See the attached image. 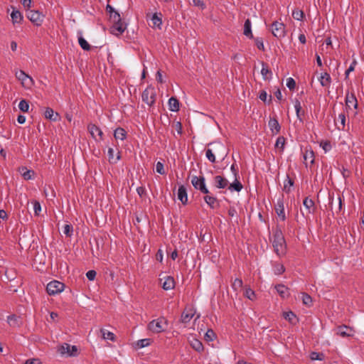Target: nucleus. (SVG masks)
<instances>
[{
	"label": "nucleus",
	"mask_w": 364,
	"mask_h": 364,
	"mask_svg": "<svg viewBox=\"0 0 364 364\" xmlns=\"http://www.w3.org/2000/svg\"><path fill=\"white\" fill-rule=\"evenodd\" d=\"M106 11L109 14V20L113 23L112 32L116 35L122 34L127 28V24L122 22L119 13L109 4L106 6Z\"/></svg>",
	"instance_id": "obj_1"
},
{
	"label": "nucleus",
	"mask_w": 364,
	"mask_h": 364,
	"mask_svg": "<svg viewBox=\"0 0 364 364\" xmlns=\"http://www.w3.org/2000/svg\"><path fill=\"white\" fill-rule=\"evenodd\" d=\"M272 245L274 252L279 256L282 257L286 255L287 245L282 231L277 228L273 232Z\"/></svg>",
	"instance_id": "obj_2"
},
{
	"label": "nucleus",
	"mask_w": 364,
	"mask_h": 364,
	"mask_svg": "<svg viewBox=\"0 0 364 364\" xmlns=\"http://www.w3.org/2000/svg\"><path fill=\"white\" fill-rule=\"evenodd\" d=\"M168 321L164 316L151 321L147 325V329L154 333H159L166 331Z\"/></svg>",
	"instance_id": "obj_3"
},
{
	"label": "nucleus",
	"mask_w": 364,
	"mask_h": 364,
	"mask_svg": "<svg viewBox=\"0 0 364 364\" xmlns=\"http://www.w3.org/2000/svg\"><path fill=\"white\" fill-rule=\"evenodd\" d=\"M156 94L153 87H147L142 92L141 99L149 106H152L156 101Z\"/></svg>",
	"instance_id": "obj_4"
},
{
	"label": "nucleus",
	"mask_w": 364,
	"mask_h": 364,
	"mask_svg": "<svg viewBox=\"0 0 364 364\" xmlns=\"http://www.w3.org/2000/svg\"><path fill=\"white\" fill-rule=\"evenodd\" d=\"M191 183L195 189L200 191L203 194H209L210 192L206 187L205 178L203 176H192Z\"/></svg>",
	"instance_id": "obj_5"
},
{
	"label": "nucleus",
	"mask_w": 364,
	"mask_h": 364,
	"mask_svg": "<svg viewBox=\"0 0 364 364\" xmlns=\"http://www.w3.org/2000/svg\"><path fill=\"white\" fill-rule=\"evenodd\" d=\"M65 284L59 281L53 280L50 282L46 287L47 293L49 295H55L64 290Z\"/></svg>",
	"instance_id": "obj_6"
},
{
	"label": "nucleus",
	"mask_w": 364,
	"mask_h": 364,
	"mask_svg": "<svg viewBox=\"0 0 364 364\" xmlns=\"http://www.w3.org/2000/svg\"><path fill=\"white\" fill-rule=\"evenodd\" d=\"M27 18L36 26H40L43 22L45 16L38 10H28Z\"/></svg>",
	"instance_id": "obj_7"
},
{
	"label": "nucleus",
	"mask_w": 364,
	"mask_h": 364,
	"mask_svg": "<svg viewBox=\"0 0 364 364\" xmlns=\"http://www.w3.org/2000/svg\"><path fill=\"white\" fill-rule=\"evenodd\" d=\"M272 33L278 39L284 38L286 35L285 26L283 23L274 21L271 26Z\"/></svg>",
	"instance_id": "obj_8"
},
{
	"label": "nucleus",
	"mask_w": 364,
	"mask_h": 364,
	"mask_svg": "<svg viewBox=\"0 0 364 364\" xmlns=\"http://www.w3.org/2000/svg\"><path fill=\"white\" fill-rule=\"evenodd\" d=\"M16 78L21 82L22 85L26 88H31L34 85V80L23 70L16 73Z\"/></svg>",
	"instance_id": "obj_9"
},
{
	"label": "nucleus",
	"mask_w": 364,
	"mask_h": 364,
	"mask_svg": "<svg viewBox=\"0 0 364 364\" xmlns=\"http://www.w3.org/2000/svg\"><path fill=\"white\" fill-rule=\"evenodd\" d=\"M88 132L95 141L103 139V132L101 129L94 124H89L87 126Z\"/></svg>",
	"instance_id": "obj_10"
},
{
	"label": "nucleus",
	"mask_w": 364,
	"mask_h": 364,
	"mask_svg": "<svg viewBox=\"0 0 364 364\" xmlns=\"http://www.w3.org/2000/svg\"><path fill=\"white\" fill-rule=\"evenodd\" d=\"M208 145L213 146V152L219 156H222L223 159L228 155V151L225 145L220 142L216 141L209 144Z\"/></svg>",
	"instance_id": "obj_11"
},
{
	"label": "nucleus",
	"mask_w": 364,
	"mask_h": 364,
	"mask_svg": "<svg viewBox=\"0 0 364 364\" xmlns=\"http://www.w3.org/2000/svg\"><path fill=\"white\" fill-rule=\"evenodd\" d=\"M274 209L280 219L282 221H284L286 220V215L284 212L283 196L277 199V203L274 205Z\"/></svg>",
	"instance_id": "obj_12"
},
{
	"label": "nucleus",
	"mask_w": 364,
	"mask_h": 364,
	"mask_svg": "<svg viewBox=\"0 0 364 364\" xmlns=\"http://www.w3.org/2000/svg\"><path fill=\"white\" fill-rule=\"evenodd\" d=\"M346 106L347 109H350L353 106L354 109L358 108V101L354 93H347L346 96Z\"/></svg>",
	"instance_id": "obj_13"
},
{
	"label": "nucleus",
	"mask_w": 364,
	"mask_h": 364,
	"mask_svg": "<svg viewBox=\"0 0 364 364\" xmlns=\"http://www.w3.org/2000/svg\"><path fill=\"white\" fill-rule=\"evenodd\" d=\"M178 199L182 203L183 205H186L188 203V195L186 187L181 185L178 187L177 193Z\"/></svg>",
	"instance_id": "obj_14"
},
{
	"label": "nucleus",
	"mask_w": 364,
	"mask_h": 364,
	"mask_svg": "<svg viewBox=\"0 0 364 364\" xmlns=\"http://www.w3.org/2000/svg\"><path fill=\"white\" fill-rule=\"evenodd\" d=\"M268 126L269 129L271 130L273 135L277 134L279 133L281 129V126L278 122V120L275 118H270Z\"/></svg>",
	"instance_id": "obj_15"
},
{
	"label": "nucleus",
	"mask_w": 364,
	"mask_h": 364,
	"mask_svg": "<svg viewBox=\"0 0 364 364\" xmlns=\"http://www.w3.org/2000/svg\"><path fill=\"white\" fill-rule=\"evenodd\" d=\"M228 181L221 176L214 177V184L218 188H225L228 186Z\"/></svg>",
	"instance_id": "obj_16"
},
{
	"label": "nucleus",
	"mask_w": 364,
	"mask_h": 364,
	"mask_svg": "<svg viewBox=\"0 0 364 364\" xmlns=\"http://www.w3.org/2000/svg\"><path fill=\"white\" fill-rule=\"evenodd\" d=\"M303 205L307 210V213H314L316 208L314 201L312 199L306 197L303 201Z\"/></svg>",
	"instance_id": "obj_17"
},
{
	"label": "nucleus",
	"mask_w": 364,
	"mask_h": 364,
	"mask_svg": "<svg viewBox=\"0 0 364 364\" xmlns=\"http://www.w3.org/2000/svg\"><path fill=\"white\" fill-rule=\"evenodd\" d=\"M44 117L50 120V121H53V122H55L57 121L60 116L58 114V112H54L53 109L50 107H47L44 112Z\"/></svg>",
	"instance_id": "obj_18"
},
{
	"label": "nucleus",
	"mask_w": 364,
	"mask_h": 364,
	"mask_svg": "<svg viewBox=\"0 0 364 364\" xmlns=\"http://www.w3.org/2000/svg\"><path fill=\"white\" fill-rule=\"evenodd\" d=\"M203 198L205 203L210 208L213 209L219 206L218 200L215 196L205 194V196H204Z\"/></svg>",
	"instance_id": "obj_19"
},
{
	"label": "nucleus",
	"mask_w": 364,
	"mask_h": 364,
	"mask_svg": "<svg viewBox=\"0 0 364 364\" xmlns=\"http://www.w3.org/2000/svg\"><path fill=\"white\" fill-rule=\"evenodd\" d=\"M294 108L296 114V117L300 122H303V117L304 115V111L302 110L301 102L299 100H294Z\"/></svg>",
	"instance_id": "obj_20"
},
{
	"label": "nucleus",
	"mask_w": 364,
	"mask_h": 364,
	"mask_svg": "<svg viewBox=\"0 0 364 364\" xmlns=\"http://www.w3.org/2000/svg\"><path fill=\"white\" fill-rule=\"evenodd\" d=\"M262 70L261 74L264 80H270L272 78V72L270 69H269L267 63L262 62Z\"/></svg>",
	"instance_id": "obj_21"
},
{
	"label": "nucleus",
	"mask_w": 364,
	"mask_h": 364,
	"mask_svg": "<svg viewBox=\"0 0 364 364\" xmlns=\"http://www.w3.org/2000/svg\"><path fill=\"white\" fill-rule=\"evenodd\" d=\"M175 287V282L172 277L167 276L165 277L164 282L162 283V288L164 290L173 289Z\"/></svg>",
	"instance_id": "obj_22"
},
{
	"label": "nucleus",
	"mask_w": 364,
	"mask_h": 364,
	"mask_svg": "<svg viewBox=\"0 0 364 364\" xmlns=\"http://www.w3.org/2000/svg\"><path fill=\"white\" fill-rule=\"evenodd\" d=\"M352 329L346 326H341L338 328L337 334L341 337H349L352 336Z\"/></svg>",
	"instance_id": "obj_23"
},
{
	"label": "nucleus",
	"mask_w": 364,
	"mask_h": 364,
	"mask_svg": "<svg viewBox=\"0 0 364 364\" xmlns=\"http://www.w3.org/2000/svg\"><path fill=\"white\" fill-rule=\"evenodd\" d=\"M7 322L11 327H18L21 324L20 317L15 314L10 315L7 317Z\"/></svg>",
	"instance_id": "obj_24"
},
{
	"label": "nucleus",
	"mask_w": 364,
	"mask_h": 364,
	"mask_svg": "<svg viewBox=\"0 0 364 364\" xmlns=\"http://www.w3.org/2000/svg\"><path fill=\"white\" fill-rule=\"evenodd\" d=\"M18 171L23 178L25 180H30L32 178V176L34 174V171L32 170H28L26 166H21L18 168Z\"/></svg>",
	"instance_id": "obj_25"
},
{
	"label": "nucleus",
	"mask_w": 364,
	"mask_h": 364,
	"mask_svg": "<svg viewBox=\"0 0 364 364\" xmlns=\"http://www.w3.org/2000/svg\"><path fill=\"white\" fill-rule=\"evenodd\" d=\"M190 344L191 347L197 352L200 353L204 349L202 342L197 338H193L192 340H191Z\"/></svg>",
	"instance_id": "obj_26"
},
{
	"label": "nucleus",
	"mask_w": 364,
	"mask_h": 364,
	"mask_svg": "<svg viewBox=\"0 0 364 364\" xmlns=\"http://www.w3.org/2000/svg\"><path fill=\"white\" fill-rule=\"evenodd\" d=\"M275 289L277 290V293L282 297L286 298L289 296V294L288 292L289 289L284 286V284H277L275 286Z\"/></svg>",
	"instance_id": "obj_27"
},
{
	"label": "nucleus",
	"mask_w": 364,
	"mask_h": 364,
	"mask_svg": "<svg viewBox=\"0 0 364 364\" xmlns=\"http://www.w3.org/2000/svg\"><path fill=\"white\" fill-rule=\"evenodd\" d=\"M272 264L274 274L281 275L285 272V267L282 263L272 262Z\"/></svg>",
	"instance_id": "obj_28"
},
{
	"label": "nucleus",
	"mask_w": 364,
	"mask_h": 364,
	"mask_svg": "<svg viewBox=\"0 0 364 364\" xmlns=\"http://www.w3.org/2000/svg\"><path fill=\"white\" fill-rule=\"evenodd\" d=\"M169 109L172 112H178L179 110V101L175 97H171L168 100Z\"/></svg>",
	"instance_id": "obj_29"
},
{
	"label": "nucleus",
	"mask_w": 364,
	"mask_h": 364,
	"mask_svg": "<svg viewBox=\"0 0 364 364\" xmlns=\"http://www.w3.org/2000/svg\"><path fill=\"white\" fill-rule=\"evenodd\" d=\"M12 8H13V11L11 14V17L13 23H21V21L23 20V16H22L21 13L18 10H15V9L14 7H12Z\"/></svg>",
	"instance_id": "obj_30"
},
{
	"label": "nucleus",
	"mask_w": 364,
	"mask_h": 364,
	"mask_svg": "<svg viewBox=\"0 0 364 364\" xmlns=\"http://www.w3.org/2000/svg\"><path fill=\"white\" fill-rule=\"evenodd\" d=\"M242 188L243 186L242 183L239 181L238 178H235V181L228 186V189L230 191H235L237 192H240L242 189Z\"/></svg>",
	"instance_id": "obj_31"
},
{
	"label": "nucleus",
	"mask_w": 364,
	"mask_h": 364,
	"mask_svg": "<svg viewBox=\"0 0 364 364\" xmlns=\"http://www.w3.org/2000/svg\"><path fill=\"white\" fill-rule=\"evenodd\" d=\"M161 16L162 14L161 13L154 14L151 18L153 26L161 28V26L162 24Z\"/></svg>",
	"instance_id": "obj_32"
},
{
	"label": "nucleus",
	"mask_w": 364,
	"mask_h": 364,
	"mask_svg": "<svg viewBox=\"0 0 364 364\" xmlns=\"http://www.w3.org/2000/svg\"><path fill=\"white\" fill-rule=\"evenodd\" d=\"M294 186V181L291 179L289 175L287 176V178L284 182V188L283 191L287 193H290L291 191V187Z\"/></svg>",
	"instance_id": "obj_33"
},
{
	"label": "nucleus",
	"mask_w": 364,
	"mask_h": 364,
	"mask_svg": "<svg viewBox=\"0 0 364 364\" xmlns=\"http://www.w3.org/2000/svg\"><path fill=\"white\" fill-rule=\"evenodd\" d=\"M244 35L250 38H253V35L251 29V22L250 19H247L244 24Z\"/></svg>",
	"instance_id": "obj_34"
},
{
	"label": "nucleus",
	"mask_w": 364,
	"mask_h": 364,
	"mask_svg": "<svg viewBox=\"0 0 364 364\" xmlns=\"http://www.w3.org/2000/svg\"><path fill=\"white\" fill-rule=\"evenodd\" d=\"M127 132L121 127H118L114 130V136L116 139L124 140L126 138Z\"/></svg>",
	"instance_id": "obj_35"
},
{
	"label": "nucleus",
	"mask_w": 364,
	"mask_h": 364,
	"mask_svg": "<svg viewBox=\"0 0 364 364\" xmlns=\"http://www.w3.org/2000/svg\"><path fill=\"white\" fill-rule=\"evenodd\" d=\"M304 163L307 166V161H309L310 164H314V153L312 150H306L304 154Z\"/></svg>",
	"instance_id": "obj_36"
},
{
	"label": "nucleus",
	"mask_w": 364,
	"mask_h": 364,
	"mask_svg": "<svg viewBox=\"0 0 364 364\" xmlns=\"http://www.w3.org/2000/svg\"><path fill=\"white\" fill-rule=\"evenodd\" d=\"M71 345L64 343L58 348V352L60 353L61 355H68L69 351H70Z\"/></svg>",
	"instance_id": "obj_37"
},
{
	"label": "nucleus",
	"mask_w": 364,
	"mask_h": 364,
	"mask_svg": "<svg viewBox=\"0 0 364 364\" xmlns=\"http://www.w3.org/2000/svg\"><path fill=\"white\" fill-rule=\"evenodd\" d=\"M320 83L323 87H326L329 85L331 82V76L328 73H324L321 74V77L319 79Z\"/></svg>",
	"instance_id": "obj_38"
},
{
	"label": "nucleus",
	"mask_w": 364,
	"mask_h": 364,
	"mask_svg": "<svg viewBox=\"0 0 364 364\" xmlns=\"http://www.w3.org/2000/svg\"><path fill=\"white\" fill-rule=\"evenodd\" d=\"M100 333L104 339L110 340L114 341L115 339V336L113 333L108 331L104 328L100 329Z\"/></svg>",
	"instance_id": "obj_39"
},
{
	"label": "nucleus",
	"mask_w": 364,
	"mask_h": 364,
	"mask_svg": "<svg viewBox=\"0 0 364 364\" xmlns=\"http://www.w3.org/2000/svg\"><path fill=\"white\" fill-rule=\"evenodd\" d=\"M194 314L191 312L183 311L181 316V321L182 323H186L190 321V320L193 318Z\"/></svg>",
	"instance_id": "obj_40"
},
{
	"label": "nucleus",
	"mask_w": 364,
	"mask_h": 364,
	"mask_svg": "<svg viewBox=\"0 0 364 364\" xmlns=\"http://www.w3.org/2000/svg\"><path fill=\"white\" fill-rule=\"evenodd\" d=\"M301 300L303 304L306 306H311L312 305V298L306 293H301Z\"/></svg>",
	"instance_id": "obj_41"
},
{
	"label": "nucleus",
	"mask_w": 364,
	"mask_h": 364,
	"mask_svg": "<svg viewBox=\"0 0 364 364\" xmlns=\"http://www.w3.org/2000/svg\"><path fill=\"white\" fill-rule=\"evenodd\" d=\"M78 43L80 47L85 50H90V45L87 43V41L82 36L78 38Z\"/></svg>",
	"instance_id": "obj_42"
},
{
	"label": "nucleus",
	"mask_w": 364,
	"mask_h": 364,
	"mask_svg": "<svg viewBox=\"0 0 364 364\" xmlns=\"http://www.w3.org/2000/svg\"><path fill=\"white\" fill-rule=\"evenodd\" d=\"M285 138L284 136H279L276 141L275 147L280 149L281 151H284L285 145Z\"/></svg>",
	"instance_id": "obj_43"
},
{
	"label": "nucleus",
	"mask_w": 364,
	"mask_h": 364,
	"mask_svg": "<svg viewBox=\"0 0 364 364\" xmlns=\"http://www.w3.org/2000/svg\"><path fill=\"white\" fill-rule=\"evenodd\" d=\"M242 280L241 279L236 278L232 284V288L235 291H237L242 287Z\"/></svg>",
	"instance_id": "obj_44"
},
{
	"label": "nucleus",
	"mask_w": 364,
	"mask_h": 364,
	"mask_svg": "<svg viewBox=\"0 0 364 364\" xmlns=\"http://www.w3.org/2000/svg\"><path fill=\"white\" fill-rule=\"evenodd\" d=\"M259 98L264 102H267L269 105L272 102V95L269 96V100H267V93L265 90H262L260 92Z\"/></svg>",
	"instance_id": "obj_45"
},
{
	"label": "nucleus",
	"mask_w": 364,
	"mask_h": 364,
	"mask_svg": "<svg viewBox=\"0 0 364 364\" xmlns=\"http://www.w3.org/2000/svg\"><path fill=\"white\" fill-rule=\"evenodd\" d=\"M304 12L298 9L292 11V17L297 21H301L304 18Z\"/></svg>",
	"instance_id": "obj_46"
},
{
	"label": "nucleus",
	"mask_w": 364,
	"mask_h": 364,
	"mask_svg": "<svg viewBox=\"0 0 364 364\" xmlns=\"http://www.w3.org/2000/svg\"><path fill=\"white\" fill-rule=\"evenodd\" d=\"M18 107L21 111L23 112H26L29 109V103L26 100H21L18 104Z\"/></svg>",
	"instance_id": "obj_47"
},
{
	"label": "nucleus",
	"mask_w": 364,
	"mask_h": 364,
	"mask_svg": "<svg viewBox=\"0 0 364 364\" xmlns=\"http://www.w3.org/2000/svg\"><path fill=\"white\" fill-rule=\"evenodd\" d=\"M205 156L211 163L215 162V155L213 152V149H207L205 150Z\"/></svg>",
	"instance_id": "obj_48"
},
{
	"label": "nucleus",
	"mask_w": 364,
	"mask_h": 364,
	"mask_svg": "<svg viewBox=\"0 0 364 364\" xmlns=\"http://www.w3.org/2000/svg\"><path fill=\"white\" fill-rule=\"evenodd\" d=\"M63 233L67 236L70 237L73 233V228L70 224H66L63 227Z\"/></svg>",
	"instance_id": "obj_49"
},
{
	"label": "nucleus",
	"mask_w": 364,
	"mask_h": 364,
	"mask_svg": "<svg viewBox=\"0 0 364 364\" xmlns=\"http://www.w3.org/2000/svg\"><path fill=\"white\" fill-rule=\"evenodd\" d=\"M310 358L312 360H322L324 359V355L322 353L312 352L310 354Z\"/></svg>",
	"instance_id": "obj_50"
},
{
	"label": "nucleus",
	"mask_w": 364,
	"mask_h": 364,
	"mask_svg": "<svg viewBox=\"0 0 364 364\" xmlns=\"http://www.w3.org/2000/svg\"><path fill=\"white\" fill-rule=\"evenodd\" d=\"M245 296L250 300H254L256 297L255 291L250 288H246L245 291Z\"/></svg>",
	"instance_id": "obj_51"
},
{
	"label": "nucleus",
	"mask_w": 364,
	"mask_h": 364,
	"mask_svg": "<svg viewBox=\"0 0 364 364\" xmlns=\"http://www.w3.org/2000/svg\"><path fill=\"white\" fill-rule=\"evenodd\" d=\"M151 343V340L149 338H144V339H141V340H139L137 341V346L140 348H144V347H146V346H149Z\"/></svg>",
	"instance_id": "obj_52"
},
{
	"label": "nucleus",
	"mask_w": 364,
	"mask_h": 364,
	"mask_svg": "<svg viewBox=\"0 0 364 364\" xmlns=\"http://www.w3.org/2000/svg\"><path fill=\"white\" fill-rule=\"evenodd\" d=\"M338 120L340 122L341 125L338 126V129H343L346 125V116L345 114L341 113L338 116Z\"/></svg>",
	"instance_id": "obj_53"
},
{
	"label": "nucleus",
	"mask_w": 364,
	"mask_h": 364,
	"mask_svg": "<svg viewBox=\"0 0 364 364\" xmlns=\"http://www.w3.org/2000/svg\"><path fill=\"white\" fill-rule=\"evenodd\" d=\"M215 338V333L212 329H208L205 334V339L207 341H212Z\"/></svg>",
	"instance_id": "obj_54"
},
{
	"label": "nucleus",
	"mask_w": 364,
	"mask_h": 364,
	"mask_svg": "<svg viewBox=\"0 0 364 364\" xmlns=\"http://www.w3.org/2000/svg\"><path fill=\"white\" fill-rule=\"evenodd\" d=\"M33 204L34 214H35V215L38 216L41 211V203L37 200H34L33 202Z\"/></svg>",
	"instance_id": "obj_55"
},
{
	"label": "nucleus",
	"mask_w": 364,
	"mask_h": 364,
	"mask_svg": "<svg viewBox=\"0 0 364 364\" xmlns=\"http://www.w3.org/2000/svg\"><path fill=\"white\" fill-rule=\"evenodd\" d=\"M255 45L257 46V48L259 50L264 51V43H263L262 38H256L255 39Z\"/></svg>",
	"instance_id": "obj_56"
},
{
	"label": "nucleus",
	"mask_w": 364,
	"mask_h": 364,
	"mask_svg": "<svg viewBox=\"0 0 364 364\" xmlns=\"http://www.w3.org/2000/svg\"><path fill=\"white\" fill-rule=\"evenodd\" d=\"M156 171L157 173L161 175H164L166 173L164 171V167L163 163L161 161H158L156 164Z\"/></svg>",
	"instance_id": "obj_57"
},
{
	"label": "nucleus",
	"mask_w": 364,
	"mask_h": 364,
	"mask_svg": "<svg viewBox=\"0 0 364 364\" xmlns=\"http://www.w3.org/2000/svg\"><path fill=\"white\" fill-rule=\"evenodd\" d=\"M287 86L290 90H293L296 87V82L292 77H289L287 80Z\"/></svg>",
	"instance_id": "obj_58"
},
{
	"label": "nucleus",
	"mask_w": 364,
	"mask_h": 364,
	"mask_svg": "<svg viewBox=\"0 0 364 364\" xmlns=\"http://www.w3.org/2000/svg\"><path fill=\"white\" fill-rule=\"evenodd\" d=\"M284 316L285 319L290 322H293V320L296 318V315L292 311L285 312Z\"/></svg>",
	"instance_id": "obj_59"
},
{
	"label": "nucleus",
	"mask_w": 364,
	"mask_h": 364,
	"mask_svg": "<svg viewBox=\"0 0 364 364\" xmlns=\"http://www.w3.org/2000/svg\"><path fill=\"white\" fill-rule=\"evenodd\" d=\"M321 146H322L323 149L327 152L331 149V144L330 141H326L321 143Z\"/></svg>",
	"instance_id": "obj_60"
},
{
	"label": "nucleus",
	"mask_w": 364,
	"mask_h": 364,
	"mask_svg": "<svg viewBox=\"0 0 364 364\" xmlns=\"http://www.w3.org/2000/svg\"><path fill=\"white\" fill-rule=\"evenodd\" d=\"M97 272L95 270H89L86 273V277L90 281H93L95 279Z\"/></svg>",
	"instance_id": "obj_61"
},
{
	"label": "nucleus",
	"mask_w": 364,
	"mask_h": 364,
	"mask_svg": "<svg viewBox=\"0 0 364 364\" xmlns=\"http://www.w3.org/2000/svg\"><path fill=\"white\" fill-rule=\"evenodd\" d=\"M230 170H231L235 178H239L238 168H237V164L235 163H233L231 165Z\"/></svg>",
	"instance_id": "obj_62"
},
{
	"label": "nucleus",
	"mask_w": 364,
	"mask_h": 364,
	"mask_svg": "<svg viewBox=\"0 0 364 364\" xmlns=\"http://www.w3.org/2000/svg\"><path fill=\"white\" fill-rule=\"evenodd\" d=\"M109 161L112 164H114V150L112 148H109L107 151Z\"/></svg>",
	"instance_id": "obj_63"
},
{
	"label": "nucleus",
	"mask_w": 364,
	"mask_h": 364,
	"mask_svg": "<svg viewBox=\"0 0 364 364\" xmlns=\"http://www.w3.org/2000/svg\"><path fill=\"white\" fill-rule=\"evenodd\" d=\"M136 192L141 198L146 195V189L144 186L138 187L136 188Z\"/></svg>",
	"instance_id": "obj_64"
}]
</instances>
